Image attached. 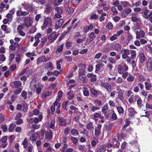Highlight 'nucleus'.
Wrapping results in <instances>:
<instances>
[{"instance_id": "obj_1", "label": "nucleus", "mask_w": 152, "mask_h": 152, "mask_svg": "<svg viewBox=\"0 0 152 152\" xmlns=\"http://www.w3.org/2000/svg\"><path fill=\"white\" fill-rule=\"evenodd\" d=\"M86 72L82 70H79L78 74V79L82 82L83 83H86L87 80L86 79V75L85 73Z\"/></svg>"}, {"instance_id": "obj_2", "label": "nucleus", "mask_w": 152, "mask_h": 152, "mask_svg": "<svg viewBox=\"0 0 152 152\" xmlns=\"http://www.w3.org/2000/svg\"><path fill=\"white\" fill-rule=\"evenodd\" d=\"M22 19L24 20L25 26L26 27L28 28L33 23V20L30 17H23Z\"/></svg>"}, {"instance_id": "obj_3", "label": "nucleus", "mask_w": 152, "mask_h": 152, "mask_svg": "<svg viewBox=\"0 0 152 152\" xmlns=\"http://www.w3.org/2000/svg\"><path fill=\"white\" fill-rule=\"evenodd\" d=\"M128 67L126 65H119L118 67V70L119 74H122L124 72H126L128 70Z\"/></svg>"}, {"instance_id": "obj_4", "label": "nucleus", "mask_w": 152, "mask_h": 152, "mask_svg": "<svg viewBox=\"0 0 152 152\" xmlns=\"http://www.w3.org/2000/svg\"><path fill=\"white\" fill-rule=\"evenodd\" d=\"M132 9L129 8H126L121 12V16L123 18H126L132 12Z\"/></svg>"}, {"instance_id": "obj_5", "label": "nucleus", "mask_w": 152, "mask_h": 152, "mask_svg": "<svg viewBox=\"0 0 152 152\" xmlns=\"http://www.w3.org/2000/svg\"><path fill=\"white\" fill-rule=\"evenodd\" d=\"M39 86V83L35 80L31 81L30 83V87L34 92H35L36 90L38 88Z\"/></svg>"}, {"instance_id": "obj_6", "label": "nucleus", "mask_w": 152, "mask_h": 152, "mask_svg": "<svg viewBox=\"0 0 152 152\" xmlns=\"http://www.w3.org/2000/svg\"><path fill=\"white\" fill-rule=\"evenodd\" d=\"M120 53L122 54V57L123 59H126L130 54V51L128 49H123L121 50Z\"/></svg>"}, {"instance_id": "obj_7", "label": "nucleus", "mask_w": 152, "mask_h": 152, "mask_svg": "<svg viewBox=\"0 0 152 152\" xmlns=\"http://www.w3.org/2000/svg\"><path fill=\"white\" fill-rule=\"evenodd\" d=\"M118 135H116L114 136L113 138L112 143L114 147L116 148H118L120 145L119 142L118 141Z\"/></svg>"}, {"instance_id": "obj_8", "label": "nucleus", "mask_w": 152, "mask_h": 152, "mask_svg": "<svg viewBox=\"0 0 152 152\" xmlns=\"http://www.w3.org/2000/svg\"><path fill=\"white\" fill-rule=\"evenodd\" d=\"M152 15V12H150L147 9H146L144 10L142 16L143 18L146 19H148L149 17Z\"/></svg>"}, {"instance_id": "obj_9", "label": "nucleus", "mask_w": 152, "mask_h": 152, "mask_svg": "<svg viewBox=\"0 0 152 152\" xmlns=\"http://www.w3.org/2000/svg\"><path fill=\"white\" fill-rule=\"evenodd\" d=\"M90 91L91 94L95 97H96L98 96V95L101 94H102L101 91H97L92 88L90 89Z\"/></svg>"}, {"instance_id": "obj_10", "label": "nucleus", "mask_w": 152, "mask_h": 152, "mask_svg": "<svg viewBox=\"0 0 152 152\" xmlns=\"http://www.w3.org/2000/svg\"><path fill=\"white\" fill-rule=\"evenodd\" d=\"M101 86L107 90V91L110 92L112 90L111 85L107 83H101Z\"/></svg>"}, {"instance_id": "obj_11", "label": "nucleus", "mask_w": 152, "mask_h": 152, "mask_svg": "<svg viewBox=\"0 0 152 152\" xmlns=\"http://www.w3.org/2000/svg\"><path fill=\"white\" fill-rule=\"evenodd\" d=\"M102 127L101 124H99L95 130V135L96 137H99L101 134V129Z\"/></svg>"}, {"instance_id": "obj_12", "label": "nucleus", "mask_w": 152, "mask_h": 152, "mask_svg": "<svg viewBox=\"0 0 152 152\" xmlns=\"http://www.w3.org/2000/svg\"><path fill=\"white\" fill-rule=\"evenodd\" d=\"M45 8L44 10V12L47 14H49L51 12L53 8L50 4H46L45 5Z\"/></svg>"}, {"instance_id": "obj_13", "label": "nucleus", "mask_w": 152, "mask_h": 152, "mask_svg": "<svg viewBox=\"0 0 152 152\" xmlns=\"http://www.w3.org/2000/svg\"><path fill=\"white\" fill-rule=\"evenodd\" d=\"M94 26L92 23L90 24L89 26H84L83 29V31L85 33L88 31L94 28Z\"/></svg>"}, {"instance_id": "obj_14", "label": "nucleus", "mask_w": 152, "mask_h": 152, "mask_svg": "<svg viewBox=\"0 0 152 152\" xmlns=\"http://www.w3.org/2000/svg\"><path fill=\"white\" fill-rule=\"evenodd\" d=\"M94 26L92 23L90 24L89 26H84L83 29V31L85 33L88 31L94 28Z\"/></svg>"}, {"instance_id": "obj_15", "label": "nucleus", "mask_w": 152, "mask_h": 152, "mask_svg": "<svg viewBox=\"0 0 152 152\" xmlns=\"http://www.w3.org/2000/svg\"><path fill=\"white\" fill-rule=\"evenodd\" d=\"M128 114L130 117H132L137 113L134 108L133 107H130L128 108Z\"/></svg>"}, {"instance_id": "obj_16", "label": "nucleus", "mask_w": 152, "mask_h": 152, "mask_svg": "<svg viewBox=\"0 0 152 152\" xmlns=\"http://www.w3.org/2000/svg\"><path fill=\"white\" fill-rule=\"evenodd\" d=\"M51 59V58H49L48 59H47L46 58L45 56H42L39 57L37 59V64H39L42 62H45L48 61L49 60Z\"/></svg>"}, {"instance_id": "obj_17", "label": "nucleus", "mask_w": 152, "mask_h": 152, "mask_svg": "<svg viewBox=\"0 0 152 152\" xmlns=\"http://www.w3.org/2000/svg\"><path fill=\"white\" fill-rule=\"evenodd\" d=\"M58 120L59 121V124L60 126H66L67 124L66 123V119H64L62 117H59L58 118Z\"/></svg>"}, {"instance_id": "obj_18", "label": "nucleus", "mask_w": 152, "mask_h": 152, "mask_svg": "<svg viewBox=\"0 0 152 152\" xmlns=\"http://www.w3.org/2000/svg\"><path fill=\"white\" fill-rule=\"evenodd\" d=\"M87 76L88 78H91L90 79V81L91 82H94L96 80V76L95 75L89 73L87 75Z\"/></svg>"}, {"instance_id": "obj_19", "label": "nucleus", "mask_w": 152, "mask_h": 152, "mask_svg": "<svg viewBox=\"0 0 152 152\" xmlns=\"http://www.w3.org/2000/svg\"><path fill=\"white\" fill-rule=\"evenodd\" d=\"M29 13L26 11L18 10L16 11V15L18 16H25L28 15Z\"/></svg>"}, {"instance_id": "obj_20", "label": "nucleus", "mask_w": 152, "mask_h": 152, "mask_svg": "<svg viewBox=\"0 0 152 152\" xmlns=\"http://www.w3.org/2000/svg\"><path fill=\"white\" fill-rule=\"evenodd\" d=\"M64 23V20L61 19L58 20L56 23L55 28L56 29H58L59 27H61Z\"/></svg>"}, {"instance_id": "obj_21", "label": "nucleus", "mask_w": 152, "mask_h": 152, "mask_svg": "<svg viewBox=\"0 0 152 152\" xmlns=\"http://www.w3.org/2000/svg\"><path fill=\"white\" fill-rule=\"evenodd\" d=\"M138 97V96L137 95L134 96L133 95H132L128 99L129 102L130 103L132 104L137 101Z\"/></svg>"}, {"instance_id": "obj_22", "label": "nucleus", "mask_w": 152, "mask_h": 152, "mask_svg": "<svg viewBox=\"0 0 152 152\" xmlns=\"http://www.w3.org/2000/svg\"><path fill=\"white\" fill-rule=\"evenodd\" d=\"M136 34L137 38H143L145 36V33L143 31L140 30L136 32Z\"/></svg>"}, {"instance_id": "obj_23", "label": "nucleus", "mask_w": 152, "mask_h": 152, "mask_svg": "<svg viewBox=\"0 0 152 152\" xmlns=\"http://www.w3.org/2000/svg\"><path fill=\"white\" fill-rule=\"evenodd\" d=\"M111 46L113 49L117 51L120 50L121 48V46L118 43L113 44Z\"/></svg>"}, {"instance_id": "obj_24", "label": "nucleus", "mask_w": 152, "mask_h": 152, "mask_svg": "<svg viewBox=\"0 0 152 152\" xmlns=\"http://www.w3.org/2000/svg\"><path fill=\"white\" fill-rule=\"evenodd\" d=\"M20 40V39H11L10 42L11 44L18 46V42Z\"/></svg>"}, {"instance_id": "obj_25", "label": "nucleus", "mask_w": 152, "mask_h": 152, "mask_svg": "<svg viewBox=\"0 0 152 152\" xmlns=\"http://www.w3.org/2000/svg\"><path fill=\"white\" fill-rule=\"evenodd\" d=\"M117 110L119 115H123L124 110L123 108L121 106H116Z\"/></svg>"}, {"instance_id": "obj_26", "label": "nucleus", "mask_w": 152, "mask_h": 152, "mask_svg": "<svg viewBox=\"0 0 152 152\" xmlns=\"http://www.w3.org/2000/svg\"><path fill=\"white\" fill-rule=\"evenodd\" d=\"M139 58L140 62L141 63H144L145 61V57L144 53H140L139 55Z\"/></svg>"}, {"instance_id": "obj_27", "label": "nucleus", "mask_w": 152, "mask_h": 152, "mask_svg": "<svg viewBox=\"0 0 152 152\" xmlns=\"http://www.w3.org/2000/svg\"><path fill=\"white\" fill-rule=\"evenodd\" d=\"M53 137V133L50 130H49L47 133L45 135V137L47 139L51 140Z\"/></svg>"}, {"instance_id": "obj_28", "label": "nucleus", "mask_w": 152, "mask_h": 152, "mask_svg": "<svg viewBox=\"0 0 152 152\" xmlns=\"http://www.w3.org/2000/svg\"><path fill=\"white\" fill-rule=\"evenodd\" d=\"M43 23L47 26H50L52 24L51 19L49 17H46L44 19Z\"/></svg>"}, {"instance_id": "obj_29", "label": "nucleus", "mask_w": 152, "mask_h": 152, "mask_svg": "<svg viewBox=\"0 0 152 152\" xmlns=\"http://www.w3.org/2000/svg\"><path fill=\"white\" fill-rule=\"evenodd\" d=\"M1 29L4 31L6 33H8L10 32V28L5 25H3L1 26Z\"/></svg>"}, {"instance_id": "obj_30", "label": "nucleus", "mask_w": 152, "mask_h": 152, "mask_svg": "<svg viewBox=\"0 0 152 152\" xmlns=\"http://www.w3.org/2000/svg\"><path fill=\"white\" fill-rule=\"evenodd\" d=\"M137 104L138 106V108H141L143 106L142 102L140 97L138 96V97L137 100Z\"/></svg>"}, {"instance_id": "obj_31", "label": "nucleus", "mask_w": 152, "mask_h": 152, "mask_svg": "<svg viewBox=\"0 0 152 152\" xmlns=\"http://www.w3.org/2000/svg\"><path fill=\"white\" fill-rule=\"evenodd\" d=\"M106 148L103 145H101L98 146L96 148L97 152H104Z\"/></svg>"}, {"instance_id": "obj_32", "label": "nucleus", "mask_w": 152, "mask_h": 152, "mask_svg": "<svg viewBox=\"0 0 152 152\" xmlns=\"http://www.w3.org/2000/svg\"><path fill=\"white\" fill-rule=\"evenodd\" d=\"M67 98L69 100L72 99L74 96L73 91L72 90H70L67 93Z\"/></svg>"}, {"instance_id": "obj_33", "label": "nucleus", "mask_w": 152, "mask_h": 152, "mask_svg": "<svg viewBox=\"0 0 152 152\" xmlns=\"http://www.w3.org/2000/svg\"><path fill=\"white\" fill-rule=\"evenodd\" d=\"M124 94V91L120 90L119 91L118 94V97L121 101H123L124 100V98L123 96Z\"/></svg>"}, {"instance_id": "obj_34", "label": "nucleus", "mask_w": 152, "mask_h": 152, "mask_svg": "<svg viewBox=\"0 0 152 152\" xmlns=\"http://www.w3.org/2000/svg\"><path fill=\"white\" fill-rule=\"evenodd\" d=\"M14 87L15 88H18L22 85L21 82L19 81H15L13 82Z\"/></svg>"}, {"instance_id": "obj_35", "label": "nucleus", "mask_w": 152, "mask_h": 152, "mask_svg": "<svg viewBox=\"0 0 152 152\" xmlns=\"http://www.w3.org/2000/svg\"><path fill=\"white\" fill-rule=\"evenodd\" d=\"M45 68L46 69L50 68V70H52L54 69V67L52 65V63L51 62H49L46 64Z\"/></svg>"}, {"instance_id": "obj_36", "label": "nucleus", "mask_w": 152, "mask_h": 152, "mask_svg": "<svg viewBox=\"0 0 152 152\" xmlns=\"http://www.w3.org/2000/svg\"><path fill=\"white\" fill-rule=\"evenodd\" d=\"M120 4L124 8H126L130 5V4L128 2L125 1H121Z\"/></svg>"}, {"instance_id": "obj_37", "label": "nucleus", "mask_w": 152, "mask_h": 152, "mask_svg": "<svg viewBox=\"0 0 152 152\" xmlns=\"http://www.w3.org/2000/svg\"><path fill=\"white\" fill-rule=\"evenodd\" d=\"M132 18H131L132 20L134 22L138 21L139 20V18L137 17L136 16L137 14L135 13H132Z\"/></svg>"}, {"instance_id": "obj_38", "label": "nucleus", "mask_w": 152, "mask_h": 152, "mask_svg": "<svg viewBox=\"0 0 152 152\" xmlns=\"http://www.w3.org/2000/svg\"><path fill=\"white\" fill-rule=\"evenodd\" d=\"M78 67L80 69L79 70L84 71V70L86 69V65L84 64L80 63L78 66Z\"/></svg>"}, {"instance_id": "obj_39", "label": "nucleus", "mask_w": 152, "mask_h": 152, "mask_svg": "<svg viewBox=\"0 0 152 152\" xmlns=\"http://www.w3.org/2000/svg\"><path fill=\"white\" fill-rule=\"evenodd\" d=\"M71 133L74 136H78L79 134L77 130L75 129H73L71 130Z\"/></svg>"}, {"instance_id": "obj_40", "label": "nucleus", "mask_w": 152, "mask_h": 152, "mask_svg": "<svg viewBox=\"0 0 152 152\" xmlns=\"http://www.w3.org/2000/svg\"><path fill=\"white\" fill-rule=\"evenodd\" d=\"M131 58L132 59H134L135 58L136 56V52L135 50H132L131 51Z\"/></svg>"}, {"instance_id": "obj_41", "label": "nucleus", "mask_w": 152, "mask_h": 152, "mask_svg": "<svg viewBox=\"0 0 152 152\" xmlns=\"http://www.w3.org/2000/svg\"><path fill=\"white\" fill-rule=\"evenodd\" d=\"M109 108V106L107 104H105L102 108V111L103 113H104L106 110H107Z\"/></svg>"}, {"instance_id": "obj_42", "label": "nucleus", "mask_w": 152, "mask_h": 152, "mask_svg": "<svg viewBox=\"0 0 152 152\" xmlns=\"http://www.w3.org/2000/svg\"><path fill=\"white\" fill-rule=\"evenodd\" d=\"M11 12H12L11 14L8 13L7 14L6 17L8 18V19H9L10 21H11L12 18V15L14 13V10H11Z\"/></svg>"}, {"instance_id": "obj_43", "label": "nucleus", "mask_w": 152, "mask_h": 152, "mask_svg": "<svg viewBox=\"0 0 152 152\" xmlns=\"http://www.w3.org/2000/svg\"><path fill=\"white\" fill-rule=\"evenodd\" d=\"M104 65L102 63H100L96 65L95 72L99 71L101 67L103 66Z\"/></svg>"}, {"instance_id": "obj_44", "label": "nucleus", "mask_w": 152, "mask_h": 152, "mask_svg": "<svg viewBox=\"0 0 152 152\" xmlns=\"http://www.w3.org/2000/svg\"><path fill=\"white\" fill-rule=\"evenodd\" d=\"M22 108L23 111L26 112L27 111L28 108V106L27 104L25 102L22 104Z\"/></svg>"}, {"instance_id": "obj_45", "label": "nucleus", "mask_w": 152, "mask_h": 152, "mask_svg": "<svg viewBox=\"0 0 152 152\" xmlns=\"http://www.w3.org/2000/svg\"><path fill=\"white\" fill-rule=\"evenodd\" d=\"M64 45V44H62L61 45L58 46L57 47V49L56 51V53H57L58 52H61L63 50Z\"/></svg>"}, {"instance_id": "obj_46", "label": "nucleus", "mask_w": 152, "mask_h": 152, "mask_svg": "<svg viewBox=\"0 0 152 152\" xmlns=\"http://www.w3.org/2000/svg\"><path fill=\"white\" fill-rule=\"evenodd\" d=\"M111 10L113 12V15H115L118 14V12L116 8L114 6L111 8Z\"/></svg>"}, {"instance_id": "obj_47", "label": "nucleus", "mask_w": 152, "mask_h": 152, "mask_svg": "<svg viewBox=\"0 0 152 152\" xmlns=\"http://www.w3.org/2000/svg\"><path fill=\"white\" fill-rule=\"evenodd\" d=\"M22 144L23 145V148H26L27 147L28 143L26 138L24 139Z\"/></svg>"}, {"instance_id": "obj_48", "label": "nucleus", "mask_w": 152, "mask_h": 152, "mask_svg": "<svg viewBox=\"0 0 152 152\" xmlns=\"http://www.w3.org/2000/svg\"><path fill=\"white\" fill-rule=\"evenodd\" d=\"M66 11L68 12V13L69 14H71L74 12L73 9L69 7H67L66 8Z\"/></svg>"}, {"instance_id": "obj_49", "label": "nucleus", "mask_w": 152, "mask_h": 152, "mask_svg": "<svg viewBox=\"0 0 152 152\" xmlns=\"http://www.w3.org/2000/svg\"><path fill=\"white\" fill-rule=\"evenodd\" d=\"M145 89L147 90H149L152 87L151 84L147 82L145 83Z\"/></svg>"}, {"instance_id": "obj_50", "label": "nucleus", "mask_w": 152, "mask_h": 152, "mask_svg": "<svg viewBox=\"0 0 152 152\" xmlns=\"http://www.w3.org/2000/svg\"><path fill=\"white\" fill-rule=\"evenodd\" d=\"M86 128L89 130L91 131L94 128L93 123L92 122L89 123L87 126Z\"/></svg>"}, {"instance_id": "obj_51", "label": "nucleus", "mask_w": 152, "mask_h": 152, "mask_svg": "<svg viewBox=\"0 0 152 152\" xmlns=\"http://www.w3.org/2000/svg\"><path fill=\"white\" fill-rule=\"evenodd\" d=\"M33 148V146L32 144H30L26 149L28 152H32Z\"/></svg>"}, {"instance_id": "obj_52", "label": "nucleus", "mask_w": 152, "mask_h": 152, "mask_svg": "<svg viewBox=\"0 0 152 152\" xmlns=\"http://www.w3.org/2000/svg\"><path fill=\"white\" fill-rule=\"evenodd\" d=\"M30 139L31 140L34 141L37 139V136L35 135V134H33L30 136Z\"/></svg>"}, {"instance_id": "obj_53", "label": "nucleus", "mask_w": 152, "mask_h": 152, "mask_svg": "<svg viewBox=\"0 0 152 152\" xmlns=\"http://www.w3.org/2000/svg\"><path fill=\"white\" fill-rule=\"evenodd\" d=\"M58 37L57 35L56 32H53L52 34L50 35L48 38H57Z\"/></svg>"}, {"instance_id": "obj_54", "label": "nucleus", "mask_w": 152, "mask_h": 152, "mask_svg": "<svg viewBox=\"0 0 152 152\" xmlns=\"http://www.w3.org/2000/svg\"><path fill=\"white\" fill-rule=\"evenodd\" d=\"M113 26V25L112 23L109 22L107 24V25L106 28L109 30H110L112 28Z\"/></svg>"}, {"instance_id": "obj_55", "label": "nucleus", "mask_w": 152, "mask_h": 152, "mask_svg": "<svg viewBox=\"0 0 152 152\" xmlns=\"http://www.w3.org/2000/svg\"><path fill=\"white\" fill-rule=\"evenodd\" d=\"M70 139L74 144H76L77 143L78 140L75 137H70Z\"/></svg>"}, {"instance_id": "obj_56", "label": "nucleus", "mask_w": 152, "mask_h": 152, "mask_svg": "<svg viewBox=\"0 0 152 152\" xmlns=\"http://www.w3.org/2000/svg\"><path fill=\"white\" fill-rule=\"evenodd\" d=\"M112 113H113L111 116L112 119L114 120H116L117 118V116L113 110H112Z\"/></svg>"}, {"instance_id": "obj_57", "label": "nucleus", "mask_w": 152, "mask_h": 152, "mask_svg": "<svg viewBox=\"0 0 152 152\" xmlns=\"http://www.w3.org/2000/svg\"><path fill=\"white\" fill-rule=\"evenodd\" d=\"M94 117L95 118H100L101 119L104 118L103 117H102L101 114L97 113H95L93 115Z\"/></svg>"}, {"instance_id": "obj_58", "label": "nucleus", "mask_w": 152, "mask_h": 152, "mask_svg": "<svg viewBox=\"0 0 152 152\" xmlns=\"http://www.w3.org/2000/svg\"><path fill=\"white\" fill-rule=\"evenodd\" d=\"M94 103L99 106H100L102 104V102L99 99H96L94 101Z\"/></svg>"}, {"instance_id": "obj_59", "label": "nucleus", "mask_w": 152, "mask_h": 152, "mask_svg": "<svg viewBox=\"0 0 152 152\" xmlns=\"http://www.w3.org/2000/svg\"><path fill=\"white\" fill-rule=\"evenodd\" d=\"M148 65L152 69V57L150 58L148 62Z\"/></svg>"}, {"instance_id": "obj_60", "label": "nucleus", "mask_w": 152, "mask_h": 152, "mask_svg": "<svg viewBox=\"0 0 152 152\" xmlns=\"http://www.w3.org/2000/svg\"><path fill=\"white\" fill-rule=\"evenodd\" d=\"M51 94L50 91H48L43 93L42 95V98H44L47 96H49Z\"/></svg>"}, {"instance_id": "obj_61", "label": "nucleus", "mask_w": 152, "mask_h": 152, "mask_svg": "<svg viewBox=\"0 0 152 152\" xmlns=\"http://www.w3.org/2000/svg\"><path fill=\"white\" fill-rule=\"evenodd\" d=\"M81 0H72L71 1L72 4L74 5H76L78 4L79 2Z\"/></svg>"}, {"instance_id": "obj_62", "label": "nucleus", "mask_w": 152, "mask_h": 152, "mask_svg": "<svg viewBox=\"0 0 152 152\" xmlns=\"http://www.w3.org/2000/svg\"><path fill=\"white\" fill-rule=\"evenodd\" d=\"M145 49L148 51L152 52V48L150 45H148L146 46Z\"/></svg>"}, {"instance_id": "obj_63", "label": "nucleus", "mask_w": 152, "mask_h": 152, "mask_svg": "<svg viewBox=\"0 0 152 152\" xmlns=\"http://www.w3.org/2000/svg\"><path fill=\"white\" fill-rule=\"evenodd\" d=\"M112 113V110H108L107 111L105 112L104 113H103L105 116H106L107 118H108L110 116V113Z\"/></svg>"}, {"instance_id": "obj_64", "label": "nucleus", "mask_w": 152, "mask_h": 152, "mask_svg": "<svg viewBox=\"0 0 152 152\" xmlns=\"http://www.w3.org/2000/svg\"><path fill=\"white\" fill-rule=\"evenodd\" d=\"M15 125L13 124H11L9 126V131L10 132H12L15 126Z\"/></svg>"}]
</instances>
